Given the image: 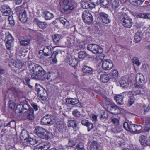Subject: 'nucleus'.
Segmentation results:
<instances>
[{
  "label": "nucleus",
  "instance_id": "1",
  "mask_svg": "<svg viewBox=\"0 0 150 150\" xmlns=\"http://www.w3.org/2000/svg\"><path fill=\"white\" fill-rule=\"evenodd\" d=\"M29 68L31 72H33L31 75V78L33 79L38 80L40 77L44 76L46 74L45 71L40 66L36 64H30Z\"/></svg>",
  "mask_w": 150,
  "mask_h": 150
},
{
  "label": "nucleus",
  "instance_id": "2",
  "mask_svg": "<svg viewBox=\"0 0 150 150\" xmlns=\"http://www.w3.org/2000/svg\"><path fill=\"white\" fill-rule=\"evenodd\" d=\"M118 15L116 12L113 14L115 17L120 19L121 23L124 27L126 28H130L132 26L133 23L132 20L127 14H125L121 17L120 16L121 15L120 14L118 13Z\"/></svg>",
  "mask_w": 150,
  "mask_h": 150
},
{
  "label": "nucleus",
  "instance_id": "3",
  "mask_svg": "<svg viewBox=\"0 0 150 150\" xmlns=\"http://www.w3.org/2000/svg\"><path fill=\"white\" fill-rule=\"evenodd\" d=\"M34 133L39 137L43 139H48L51 137L52 134L39 126H37L34 131Z\"/></svg>",
  "mask_w": 150,
  "mask_h": 150
},
{
  "label": "nucleus",
  "instance_id": "4",
  "mask_svg": "<svg viewBox=\"0 0 150 150\" xmlns=\"http://www.w3.org/2000/svg\"><path fill=\"white\" fill-rule=\"evenodd\" d=\"M17 14L19 15V20L21 22H25L28 19L27 14L24 8L22 6H19L15 8Z\"/></svg>",
  "mask_w": 150,
  "mask_h": 150
},
{
  "label": "nucleus",
  "instance_id": "5",
  "mask_svg": "<svg viewBox=\"0 0 150 150\" xmlns=\"http://www.w3.org/2000/svg\"><path fill=\"white\" fill-rule=\"evenodd\" d=\"M55 121V117L51 115H47L41 119L42 124L44 125H51Z\"/></svg>",
  "mask_w": 150,
  "mask_h": 150
},
{
  "label": "nucleus",
  "instance_id": "6",
  "mask_svg": "<svg viewBox=\"0 0 150 150\" xmlns=\"http://www.w3.org/2000/svg\"><path fill=\"white\" fill-rule=\"evenodd\" d=\"M87 48L88 50L96 55L101 53L103 51L102 48L100 46L95 44H90L88 45Z\"/></svg>",
  "mask_w": 150,
  "mask_h": 150
},
{
  "label": "nucleus",
  "instance_id": "7",
  "mask_svg": "<svg viewBox=\"0 0 150 150\" xmlns=\"http://www.w3.org/2000/svg\"><path fill=\"white\" fill-rule=\"evenodd\" d=\"M83 20L86 23L88 24L92 23L93 18L91 13L87 11H85L83 13L82 15Z\"/></svg>",
  "mask_w": 150,
  "mask_h": 150
},
{
  "label": "nucleus",
  "instance_id": "8",
  "mask_svg": "<svg viewBox=\"0 0 150 150\" xmlns=\"http://www.w3.org/2000/svg\"><path fill=\"white\" fill-rule=\"evenodd\" d=\"M135 80L136 81V88H142L143 87V85L145 83V79L143 75L141 74H137Z\"/></svg>",
  "mask_w": 150,
  "mask_h": 150
},
{
  "label": "nucleus",
  "instance_id": "9",
  "mask_svg": "<svg viewBox=\"0 0 150 150\" xmlns=\"http://www.w3.org/2000/svg\"><path fill=\"white\" fill-rule=\"evenodd\" d=\"M113 67L112 62L109 59H105L102 61V67L105 70H108Z\"/></svg>",
  "mask_w": 150,
  "mask_h": 150
},
{
  "label": "nucleus",
  "instance_id": "10",
  "mask_svg": "<svg viewBox=\"0 0 150 150\" xmlns=\"http://www.w3.org/2000/svg\"><path fill=\"white\" fill-rule=\"evenodd\" d=\"M99 15L100 18V20L102 22L105 24L109 23L110 20V19L108 15L105 13L100 12L99 13Z\"/></svg>",
  "mask_w": 150,
  "mask_h": 150
},
{
  "label": "nucleus",
  "instance_id": "11",
  "mask_svg": "<svg viewBox=\"0 0 150 150\" xmlns=\"http://www.w3.org/2000/svg\"><path fill=\"white\" fill-rule=\"evenodd\" d=\"M67 62L68 64L72 67H74L77 65L78 60L74 57L70 56L67 57Z\"/></svg>",
  "mask_w": 150,
  "mask_h": 150
},
{
  "label": "nucleus",
  "instance_id": "12",
  "mask_svg": "<svg viewBox=\"0 0 150 150\" xmlns=\"http://www.w3.org/2000/svg\"><path fill=\"white\" fill-rule=\"evenodd\" d=\"M24 116L28 120H32L34 117V110L32 108L29 110L25 111L24 113Z\"/></svg>",
  "mask_w": 150,
  "mask_h": 150
},
{
  "label": "nucleus",
  "instance_id": "13",
  "mask_svg": "<svg viewBox=\"0 0 150 150\" xmlns=\"http://www.w3.org/2000/svg\"><path fill=\"white\" fill-rule=\"evenodd\" d=\"M135 124H129L127 122H125L123 124V127L125 129L130 132H135Z\"/></svg>",
  "mask_w": 150,
  "mask_h": 150
},
{
  "label": "nucleus",
  "instance_id": "14",
  "mask_svg": "<svg viewBox=\"0 0 150 150\" xmlns=\"http://www.w3.org/2000/svg\"><path fill=\"white\" fill-rule=\"evenodd\" d=\"M76 38L74 36H71L68 39V40L66 42V44L68 47H71L73 45L76 43Z\"/></svg>",
  "mask_w": 150,
  "mask_h": 150
},
{
  "label": "nucleus",
  "instance_id": "15",
  "mask_svg": "<svg viewBox=\"0 0 150 150\" xmlns=\"http://www.w3.org/2000/svg\"><path fill=\"white\" fill-rule=\"evenodd\" d=\"M139 140L142 145L144 146H149L150 142V140H147V139L146 137L144 135L140 136L139 138Z\"/></svg>",
  "mask_w": 150,
  "mask_h": 150
},
{
  "label": "nucleus",
  "instance_id": "16",
  "mask_svg": "<svg viewBox=\"0 0 150 150\" xmlns=\"http://www.w3.org/2000/svg\"><path fill=\"white\" fill-rule=\"evenodd\" d=\"M83 72L86 75H92L93 74V69L91 67L84 65L82 68Z\"/></svg>",
  "mask_w": 150,
  "mask_h": 150
},
{
  "label": "nucleus",
  "instance_id": "17",
  "mask_svg": "<svg viewBox=\"0 0 150 150\" xmlns=\"http://www.w3.org/2000/svg\"><path fill=\"white\" fill-rule=\"evenodd\" d=\"M33 22L40 28L43 29L46 28V23L45 22L40 21L37 18L35 19Z\"/></svg>",
  "mask_w": 150,
  "mask_h": 150
},
{
  "label": "nucleus",
  "instance_id": "18",
  "mask_svg": "<svg viewBox=\"0 0 150 150\" xmlns=\"http://www.w3.org/2000/svg\"><path fill=\"white\" fill-rule=\"evenodd\" d=\"M51 48L50 46L45 47L42 50L44 56L47 57L50 55L51 54Z\"/></svg>",
  "mask_w": 150,
  "mask_h": 150
},
{
  "label": "nucleus",
  "instance_id": "19",
  "mask_svg": "<svg viewBox=\"0 0 150 150\" xmlns=\"http://www.w3.org/2000/svg\"><path fill=\"white\" fill-rule=\"evenodd\" d=\"M1 12H3L5 16H8L11 13V11L10 8H7L5 6H2L1 7Z\"/></svg>",
  "mask_w": 150,
  "mask_h": 150
},
{
  "label": "nucleus",
  "instance_id": "20",
  "mask_svg": "<svg viewBox=\"0 0 150 150\" xmlns=\"http://www.w3.org/2000/svg\"><path fill=\"white\" fill-rule=\"evenodd\" d=\"M52 38L53 42L56 45L57 44L62 38V35L60 34H54L52 35Z\"/></svg>",
  "mask_w": 150,
  "mask_h": 150
},
{
  "label": "nucleus",
  "instance_id": "21",
  "mask_svg": "<svg viewBox=\"0 0 150 150\" xmlns=\"http://www.w3.org/2000/svg\"><path fill=\"white\" fill-rule=\"evenodd\" d=\"M110 3L112 5V7L115 10L119 8L120 6L118 0H110Z\"/></svg>",
  "mask_w": 150,
  "mask_h": 150
},
{
  "label": "nucleus",
  "instance_id": "22",
  "mask_svg": "<svg viewBox=\"0 0 150 150\" xmlns=\"http://www.w3.org/2000/svg\"><path fill=\"white\" fill-rule=\"evenodd\" d=\"M66 102L68 104L74 105L78 103L79 100L77 99L71 98H66Z\"/></svg>",
  "mask_w": 150,
  "mask_h": 150
},
{
  "label": "nucleus",
  "instance_id": "23",
  "mask_svg": "<svg viewBox=\"0 0 150 150\" xmlns=\"http://www.w3.org/2000/svg\"><path fill=\"white\" fill-rule=\"evenodd\" d=\"M36 90L38 96L42 98L44 97V94L42 93L41 91L44 90L43 88L41 87L39 85L36 84Z\"/></svg>",
  "mask_w": 150,
  "mask_h": 150
},
{
  "label": "nucleus",
  "instance_id": "24",
  "mask_svg": "<svg viewBox=\"0 0 150 150\" xmlns=\"http://www.w3.org/2000/svg\"><path fill=\"white\" fill-rule=\"evenodd\" d=\"M124 97L122 95H118L114 97V99L117 103V104L121 105L123 104V99Z\"/></svg>",
  "mask_w": 150,
  "mask_h": 150
},
{
  "label": "nucleus",
  "instance_id": "25",
  "mask_svg": "<svg viewBox=\"0 0 150 150\" xmlns=\"http://www.w3.org/2000/svg\"><path fill=\"white\" fill-rule=\"evenodd\" d=\"M23 64V63H22L20 60L18 59H16L13 64V66L19 69H21L22 67Z\"/></svg>",
  "mask_w": 150,
  "mask_h": 150
},
{
  "label": "nucleus",
  "instance_id": "26",
  "mask_svg": "<svg viewBox=\"0 0 150 150\" xmlns=\"http://www.w3.org/2000/svg\"><path fill=\"white\" fill-rule=\"evenodd\" d=\"M125 79L123 78L122 80L120 81V86L123 88H126L127 87L129 84V82L128 79L125 80Z\"/></svg>",
  "mask_w": 150,
  "mask_h": 150
},
{
  "label": "nucleus",
  "instance_id": "27",
  "mask_svg": "<svg viewBox=\"0 0 150 150\" xmlns=\"http://www.w3.org/2000/svg\"><path fill=\"white\" fill-rule=\"evenodd\" d=\"M28 137V132L26 130L23 129L21 133L20 138L21 140L26 139Z\"/></svg>",
  "mask_w": 150,
  "mask_h": 150
},
{
  "label": "nucleus",
  "instance_id": "28",
  "mask_svg": "<svg viewBox=\"0 0 150 150\" xmlns=\"http://www.w3.org/2000/svg\"><path fill=\"white\" fill-rule=\"evenodd\" d=\"M76 144V142L74 139L70 138L68 139V143L66 144V146L67 147H72Z\"/></svg>",
  "mask_w": 150,
  "mask_h": 150
},
{
  "label": "nucleus",
  "instance_id": "29",
  "mask_svg": "<svg viewBox=\"0 0 150 150\" xmlns=\"http://www.w3.org/2000/svg\"><path fill=\"white\" fill-rule=\"evenodd\" d=\"M130 3L134 6H138L141 5L144 0H128Z\"/></svg>",
  "mask_w": 150,
  "mask_h": 150
},
{
  "label": "nucleus",
  "instance_id": "30",
  "mask_svg": "<svg viewBox=\"0 0 150 150\" xmlns=\"http://www.w3.org/2000/svg\"><path fill=\"white\" fill-rule=\"evenodd\" d=\"M50 146V144L48 142H43L40 147L41 150H47Z\"/></svg>",
  "mask_w": 150,
  "mask_h": 150
},
{
  "label": "nucleus",
  "instance_id": "31",
  "mask_svg": "<svg viewBox=\"0 0 150 150\" xmlns=\"http://www.w3.org/2000/svg\"><path fill=\"white\" fill-rule=\"evenodd\" d=\"M44 14L45 16V18L46 20H50L52 18L54 17L52 14L49 13L47 11H44Z\"/></svg>",
  "mask_w": 150,
  "mask_h": 150
},
{
  "label": "nucleus",
  "instance_id": "32",
  "mask_svg": "<svg viewBox=\"0 0 150 150\" xmlns=\"http://www.w3.org/2000/svg\"><path fill=\"white\" fill-rule=\"evenodd\" d=\"M142 34L140 33L137 32L135 33L134 36V39L136 43L139 42L142 39Z\"/></svg>",
  "mask_w": 150,
  "mask_h": 150
},
{
  "label": "nucleus",
  "instance_id": "33",
  "mask_svg": "<svg viewBox=\"0 0 150 150\" xmlns=\"http://www.w3.org/2000/svg\"><path fill=\"white\" fill-rule=\"evenodd\" d=\"M68 125L69 127H71L74 129L76 127L77 124L76 121L74 120H69L68 121Z\"/></svg>",
  "mask_w": 150,
  "mask_h": 150
},
{
  "label": "nucleus",
  "instance_id": "34",
  "mask_svg": "<svg viewBox=\"0 0 150 150\" xmlns=\"http://www.w3.org/2000/svg\"><path fill=\"white\" fill-rule=\"evenodd\" d=\"M42 77H43L45 79L49 80L51 81L53 79V73L52 72H49L47 73L46 74H45L44 76H42Z\"/></svg>",
  "mask_w": 150,
  "mask_h": 150
},
{
  "label": "nucleus",
  "instance_id": "35",
  "mask_svg": "<svg viewBox=\"0 0 150 150\" xmlns=\"http://www.w3.org/2000/svg\"><path fill=\"white\" fill-rule=\"evenodd\" d=\"M98 145L97 142L95 141H93L90 147L91 150H98Z\"/></svg>",
  "mask_w": 150,
  "mask_h": 150
},
{
  "label": "nucleus",
  "instance_id": "36",
  "mask_svg": "<svg viewBox=\"0 0 150 150\" xmlns=\"http://www.w3.org/2000/svg\"><path fill=\"white\" fill-rule=\"evenodd\" d=\"M58 52L57 51L54 52L52 54L50 57V59L52 60V62L54 64L56 63L57 62L56 59V56L58 54Z\"/></svg>",
  "mask_w": 150,
  "mask_h": 150
},
{
  "label": "nucleus",
  "instance_id": "37",
  "mask_svg": "<svg viewBox=\"0 0 150 150\" xmlns=\"http://www.w3.org/2000/svg\"><path fill=\"white\" fill-rule=\"evenodd\" d=\"M110 106L111 108V110L112 112V113L116 114L118 112L119 110L116 105L115 104H111Z\"/></svg>",
  "mask_w": 150,
  "mask_h": 150
},
{
  "label": "nucleus",
  "instance_id": "38",
  "mask_svg": "<svg viewBox=\"0 0 150 150\" xmlns=\"http://www.w3.org/2000/svg\"><path fill=\"white\" fill-rule=\"evenodd\" d=\"M109 79L108 75L105 74L101 75L100 78L101 81L104 83L107 82Z\"/></svg>",
  "mask_w": 150,
  "mask_h": 150
},
{
  "label": "nucleus",
  "instance_id": "39",
  "mask_svg": "<svg viewBox=\"0 0 150 150\" xmlns=\"http://www.w3.org/2000/svg\"><path fill=\"white\" fill-rule=\"evenodd\" d=\"M23 109L21 104H20L17 106L16 107L15 111L16 113L18 114V113H22L23 112Z\"/></svg>",
  "mask_w": 150,
  "mask_h": 150
},
{
  "label": "nucleus",
  "instance_id": "40",
  "mask_svg": "<svg viewBox=\"0 0 150 150\" xmlns=\"http://www.w3.org/2000/svg\"><path fill=\"white\" fill-rule=\"evenodd\" d=\"M87 55V54L84 52L80 51L79 53L78 57L79 59L83 60Z\"/></svg>",
  "mask_w": 150,
  "mask_h": 150
},
{
  "label": "nucleus",
  "instance_id": "41",
  "mask_svg": "<svg viewBox=\"0 0 150 150\" xmlns=\"http://www.w3.org/2000/svg\"><path fill=\"white\" fill-rule=\"evenodd\" d=\"M13 37L10 34H9L7 35L5 38V41L6 42H13Z\"/></svg>",
  "mask_w": 150,
  "mask_h": 150
},
{
  "label": "nucleus",
  "instance_id": "42",
  "mask_svg": "<svg viewBox=\"0 0 150 150\" xmlns=\"http://www.w3.org/2000/svg\"><path fill=\"white\" fill-rule=\"evenodd\" d=\"M28 139L30 146V145H34L37 144L38 142V141L33 138H29Z\"/></svg>",
  "mask_w": 150,
  "mask_h": 150
},
{
  "label": "nucleus",
  "instance_id": "43",
  "mask_svg": "<svg viewBox=\"0 0 150 150\" xmlns=\"http://www.w3.org/2000/svg\"><path fill=\"white\" fill-rule=\"evenodd\" d=\"M23 109L27 110V111L30 110L31 108L29 105H28L27 102H24L23 105H22Z\"/></svg>",
  "mask_w": 150,
  "mask_h": 150
},
{
  "label": "nucleus",
  "instance_id": "44",
  "mask_svg": "<svg viewBox=\"0 0 150 150\" xmlns=\"http://www.w3.org/2000/svg\"><path fill=\"white\" fill-rule=\"evenodd\" d=\"M108 113L107 111H102L100 118L102 120H103L104 119H106L108 117Z\"/></svg>",
  "mask_w": 150,
  "mask_h": 150
},
{
  "label": "nucleus",
  "instance_id": "45",
  "mask_svg": "<svg viewBox=\"0 0 150 150\" xmlns=\"http://www.w3.org/2000/svg\"><path fill=\"white\" fill-rule=\"evenodd\" d=\"M120 127H119V128L118 126L116 125L115 127L114 128L112 129V131L114 133H117L120 132L121 131V129L120 128Z\"/></svg>",
  "mask_w": 150,
  "mask_h": 150
},
{
  "label": "nucleus",
  "instance_id": "46",
  "mask_svg": "<svg viewBox=\"0 0 150 150\" xmlns=\"http://www.w3.org/2000/svg\"><path fill=\"white\" fill-rule=\"evenodd\" d=\"M6 126L14 128L16 126V122L14 121H11L6 125Z\"/></svg>",
  "mask_w": 150,
  "mask_h": 150
},
{
  "label": "nucleus",
  "instance_id": "47",
  "mask_svg": "<svg viewBox=\"0 0 150 150\" xmlns=\"http://www.w3.org/2000/svg\"><path fill=\"white\" fill-rule=\"evenodd\" d=\"M76 147L78 150H85L84 148V144L82 142H80L77 144Z\"/></svg>",
  "mask_w": 150,
  "mask_h": 150
},
{
  "label": "nucleus",
  "instance_id": "48",
  "mask_svg": "<svg viewBox=\"0 0 150 150\" xmlns=\"http://www.w3.org/2000/svg\"><path fill=\"white\" fill-rule=\"evenodd\" d=\"M72 114L74 117H79L81 116L80 112L78 111L77 109H75L73 110L72 112Z\"/></svg>",
  "mask_w": 150,
  "mask_h": 150
},
{
  "label": "nucleus",
  "instance_id": "49",
  "mask_svg": "<svg viewBox=\"0 0 150 150\" xmlns=\"http://www.w3.org/2000/svg\"><path fill=\"white\" fill-rule=\"evenodd\" d=\"M82 7L84 9L88 8L89 2L86 1H83L81 3Z\"/></svg>",
  "mask_w": 150,
  "mask_h": 150
},
{
  "label": "nucleus",
  "instance_id": "50",
  "mask_svg": "<svg viewBox=\"0 0 150 150\" xmlns=\"http://www.w3.org/2000/svg\"><path fill=\"white\" fill-rule=\"evenodd\" d=\"M132 62L133 63L136 64L137 66H139L141 64V63L139 62L138 58L136 57H133Z\"/></svg>",
  "mask_w": 150,
  "mask_h": 150
},
{
  "label": "nucleus",
  "instance_id": "51",
  "mask_svg": "<svg viewBox=\"0 0 150 150\" xmlns=\"http://www.w3.org/2000/svg\"><path fill=\"white\" fill-rule=\"evenodd\" d=\"M134 96H130V98L129 99L128 104L129 106H131L134 103Z\"/></svg>",
  "mask_w": 150,
  "mask_h": 150
},
{
  "label": "nucleus",
  "instance_id": "52",
  "mask_svg": "<svg viewBox=\"0 0 150 150\" xmlns=\"http://www.w3.org/2000/svg\"><path fill=\"white\" fill-rule=\"evenodd\" d=\"M59 21L64 25H65L66 24H67V23L68 24L69 23V22L67 21L66 19L62 17L59 18Z\"/></svg>",
  "mask_w": 150,
  "mask_h": 150
},
{
  "label": "nucleus",
  "instance_id": "53",
  "mask_svg": "<svg viewBox=\"0 0 150 150\" xmlns=\"http://www.w3.org/2000/svg\"><path fill=\"white\" fill-rule=\"evenodd\" d=\"M30 42V40L29 39L27 40H23L20 41V44L22 45L25 46L28 45Z\"/></svg>",
  "mask_w": 150,
  "mask_h": 150
},
{
  "label": "nucleus",
  "instance_id": "54",
  "mask_svg": "<svg viewBox=\"0 0 150 150\" xmlns=\"http://www.w3.org/2000/svg\"><path fill=\"white\" fill-rule=\"evenodd\" d=\"M9 23L10 24L13 25L14 24V21L13 20V17L12 16H9L8 18Z\"/></svg>",
  "mask_w": 150,
  "mask_h": 150
},
{
  "label": "nucleus",
  "instance_id": "55",
  "mask_svg": "<svg viewBox=\"0 0 150 150\" xmlns=\"http://www.w3.org/2000/svg\"><path fill=\"white\" fill-rule=\"evenodd\" d=\"M144 110V113L145 114V113L148 112L150 110V107L149 105H143Z\"/></svg>",
  "mask_w": 150,
  "mask_h": 150
},
{
  "label": "nucleus",
  "instance_id": "56",
  "mask_svg": "<svg viewBox=\"0 0 150 150\" xmlns=\"http://www.w3.org/2000/svg\"><path fill=\"white\" fill-rule=\"evenodd\" d=\"M24 141L22 143V145L25 147L29 146V142L28 139H24Z\"/></svg>",
  "mask_w": 150,
  "mask_h": 150
},
{
  "label": "nucleus",
  "instance_id": "57",
  "mask_svg": "<svg viewBox=\"0 0 150 150\" xmlns=\"http://www.w3.org/2000/svg\"><path fill=\"white\" fill-rule=\"evenodd\" d=\"M142 128V126L140 125H135V132H139L141 130Z\"/></svg>",
  "mask_w": 150,
  "mask_h": 150
},
{
  "label": "nucleus",
  "instance_id": "58",
  "mask_svg": "<svg viewBox=\"0 0 150 150\" xmlns=\"http://www.w3.org/2000/svg\"><path fill=\"white\" fill-rule=\"evenodd\" d=\"M100 3L103 6L106 7L109 4V2L107 0H104L103 1L101 0Z\"/></svg>",
  "mask_w": 150,
  "mask_h": 150
},
{
  "label": "nucleus",
  "instance_id": "59",
  "mask_svg": "<svg viewBox=\"0 0 150 150\" xmlns=\"http://www.w3.org/2000/svg\"><path fill=\"white\" fill-rule=\"evenodd\" d=\"M118 71L117 70H114L112 72V76L114 78H116L118 77Z\"/></svg>",
  "mask_w": 150,
  "mask_h": 150
},
{
  "label": "nucleus",
  "instance_id": "60",
  "mask_svg": "<svg viewBox=\"0 0 150 150\" xmlns=\"http://www.w3.org/2000/svg\"><path fill=\"white\" fill-rule=\"evenodd\" d=\"M9 107L11 109H13L15 107V104L13 102H11V101H10L9 102Z\"/></svg>",
  "mask_w": 150,
  "mask_h": 150
},
{
  "label": "nucleus",
  "instance_id": "61",
  "mask_svg": "<svg viewBox=\"0 0 150 150\" xmlns=\"http://www.w3.org/2000/svg\"><path fill=\"white\" fill-rule=\"evenodd\" d=\"M88 127V131H90L93 128V125L92 123L89 122L86 126Z\"/></svg>",
  "mask_w": 150,
  "mask_h": 150
},
{
  "label": "nucleus",
  "instance_id": "62",
  "mask_svg": "<svg viewBox=\"0 0 150 150\" xmlns=\"http://www.w3.org/2000/svg\"><path fill=\"white\" fill-rule=\"evenodd\" d=\"M13 42H6V45L7 48L8 49L10 50L11 48V47L12 46V45H13Z\"/></svg>",
  "mask_w": 150,
  "mask_h": 150
},
{
  "label": "nucleus",
  "instance_id": "63",
  "mask_svg": "<svg viewBox=\"0 0 150 150\" xmlns=\"http://www.w3.org/2000/svg\"><path fill=\"white\" fill-rule=\"evenodd\" d=\"M68 9H67V6H65L64 7H62L60 8V11L62 13H67V12Z\"/></svg>",
  "mask_w": 150,
  "mask_h": 150
},
{
  "label": "nucleus",
  "instance_id": "64",
  "mask_svg": "<svg viewBox=\"0 0 150 150\" xmlns=\"http://www.w3.org/2000/svg\"><path fill=\"white\" fill-rule=\"evenodd\" d=\"M15 88L13 87H11L8 89V92L11 93H14L15 92Z\"/></svg>",
  "mask_w": 150,
  "mask_h": 150
}]
</instances>
